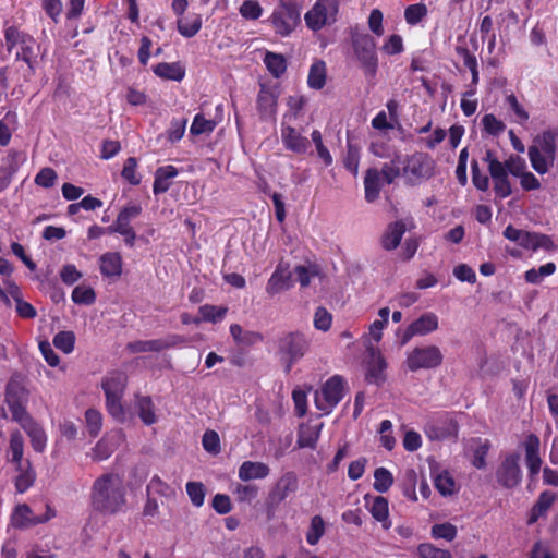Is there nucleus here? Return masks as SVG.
<instances>
[{
    "label": "nucleus",
    "instance_id": "obj_20",
    "mask_svg": "<svg viewBox=\"0 0 558 558\" xmlns=\"http://www.w3.org/2000/svg\"><path fill=\"white\" fill-rule=\"evenodd\" d=\"M123 441L124 434L121 429L106 434L93 448L92 459L94 461L107 460Z\"/></svg>",
    "mask_w": 558,
    "mask_h": 558
},
{
    "label": "nucleus",
    "instance_id": "obj_54",
    "mask_svg": "<svg viewBox=\"0 0 558 558\" xmlns=\"http://www.w3.org/2000/svg\"><path fill=\"white\" fill-rule=\"evenodd\" d=\"M227 312L228 308L226 306L205 304L199 307V314L202 316L201 319L214 324L221 322L225 318Z\"/></svg>",
    "mask_w": 558,
    "mask_h": 558
},
{
    "label": "nucleus",
    "instance_id": "obj_49",
    "mask_svg": "<svg viewBox=\"0 0 558 558\" xmlns=\"http://www.w3.org/2000/svg\"><path fill=\"white\" fill-rule=\"evenodd\" d=\"M326 532V523L324 519L316 514L311 519L308 530L306 532V542L311 546L318 544Z\"/></svg>",
    "mask_w": 558,
    "mask_h": 558
},
{
    "label": "nucleus",
    "instance_id": "obj_43",
    "mask_svg": "<svg viewBox=\"0 0 558 558\" xmlns=\"http://www.w3.org/2000/svg\"><path fill=\"white\" fill-rule=\"evenodd\" d=\"M24 454V439L20 432H13L10 435V445H9V460L15 465V468H21V464H25L23 461Z\"/></svg>",
    "mask_w": 558,
    "mask_h": 558
},
{
    "label": "nucleus",
    "instance_id": "obj_64",
    "mask_svg": "<svg viewBox=\"0 0 558 558\" xmlns=\"http://www.w3.org/2000/svg\"><path fill=\"white\" fill-rule=\"evenodd\" d=\"M421 558H453L450 551L435 547L433 544H421L417 547Z\"/></svg>",
    "mask_w": 558,
    "mask_h": 558
},
{
    "label": "nucleus",
    "instance_id": "obj_17",
    "mask_svg": "<svg viewBox=\"0 0 558 558\" xmlns=\"http://www.w3.org/2000/svg\"><path fill=\"white\" fill-rule=\"evenodd\" d=\"M439 327V319L435 313L426 312L413 320L403 333L402 342L405 343L415 336H426L436 331Z\"/></svg>",
    "mask_w": 558,
    "mask_h": 558
},
{
    "label": "nucleus",
    "instance_id": "obj_51",
    "mask_svg": "<svg viewBox=\"0 0 558 558\" xmlns=\"http://www.w3.org/2000/svg\"><path fill=\"white\" fill-rule=\"evenodd\" d=\"M483 131L490 136L497 137L506 130V124L493 113H486L481 120Z\"/></svg>",
    "mask_w": 558,
    "mask_h": 558
},
{
    "label": "nucleus",
    "instance_id": "obj_8",
    "mask_svg": "<svg viewBox=\"0 0 558 558\" xmlns=\"http://www.w3.org/2000/svg\"><path fill=\"white\" fill-rule=\"evenodd\" d=\"M338 10V0H317L304 16L306 25L313 31H319L336 22Z\"/></svg>",
    "mask_w": 558,
    "mask_h": 558
},
{
    "label": "nucleus",
    "instance_id": "obj_53",
    "mask_svg": "<svg viewBox=\"0 0 558 558\" xmlns=\"http://www.w3.org/2000/svg\"><path fill=\"white\" fill-rule=\"evenodd\" d=\"M556 270V265L551 262L542 265L538 268H532L524 275L525 280L529 283L537 284L543 281L544 278L553 275Z\"/></svg>",
    "mask_w": 558,
    "mask_h": 558
},
{
    "label": "nucleus",
    "instance_id": "obj_55",
    "mask_svg": "<svg viewBox=\"0 0 558 558\" xmlns=\"http://www.w3.org/2000/svg\"><path fill=\"white\" fill-rule=\"evenodd\" d=\"M202 27V20L199 16H194L192 19H179L178 20V31L179 33L186 37L191 38L196 35Z\"/></svg>",
    "mask_w": 558,
    "mask_h": 558
},
{
    "label": "nucleus",
    "instance_id": "obj_14",
    "mask_svg": "<svg viewBox=\"0 0 558 558\" xmlns=\"http://www.w3.org/2000/svg\"><path fill=\"white\" fill-rule=\"evenodd\" d=\"M54 517L56 511L49 505H46L45 514L36 515L27 505L23 504L17 505L14 508V511L11 515V523L15 527L24 529L27 526L46 523Z\"/></svg>",
    "mask_w": 558,
    "mask_h": 558
},
{
    "label": "nucleus",
    "instance_id": "obj_6",
    "mask_svg": "<svg viewBox=\"0 0 558 558\" xmlns=\"http://www.w3.org/2000/svg\"><path fill=\"white\" fill-rule=\"evenodd\" d=\"M345 381L333 375L315 392V405L323 414H329L342 400Z\"/></svg>",
    "mask_w": 558,
    "mask_h": 558
},
{
    "label": "nucleus",
    "instance_id": "obj_59",
    "mask_svg": "<svg viewBox=\"0 0 558 558\" xmlns=\"http://www.w3.org/2000/svg\"><path fill=\"white\" fill-rule=\"evenodd\" d=\"M71 298L75 304L90 305L95 302L96 294L90 287L77 286L73 289Z\"/></svg>",
    "mask_w": 558,
    "mask_h": 558
},
{
    "label": "nucleus",
    "instance_id": "obj_38",
    "mask_svg": "<svg viewBox=\"0 0 558 558\" xmlns=\"http://www.w3.org/2000/svg\"><path fill=\"white\" fill-rule=\"evenodd\" d=\"M277 108V97L276 95L267 89L266 87H262L258 97H257V109L263 118H271L276 114Z\"/></svg>",
    "mask_w": 558,
    "mask_h": 558
},
{
    "label": "nucleus",
    "instance_id": "obj_1",
    "mask_svg": "<svg viewBox=\"0 0 558 558\" xmlns=\"http://www.w3.org/2000/svg\"><path fill=\"white\" fill-rule=\"evenodd\" d=\"M92 508L101 514H117L126 507V489L123 478L116 473L97 477L90 488Z\"/></svg>",
    "mask_w": 558,
    "mask_h": 558
},
{
    "label": "nucleus",
    "instance_id": "obj_16",
    "mask_svg": "<svg viewBox=\"0 0 558 558\" xmlns=\"http://www.w3.org/2000/svg\"><path fill=\"white\" fill-rule=\"evenodd\" d=\"M424 430L430 440H444L457 437L458 425L453 418L448 415H441L429 421L425 425Z\"/></svg>",
    "mask_w": 558,
    "mask_h": 558
},
{
    "label": "nucleus",
    "instance_id": "obj_4",
    "mask_svg": "<svg viewBox=\"0 0 558 558\" xmlns=\"http://www.w3.org/2000/svg\"><path fill=\"white\" fill-rule=\"evenodd\" d=\"M5 45L9 51L16 49V60L24 61L31 71H34L37 44L35 39L20 32L16 27L10 26L4 32Z\"/></svg>",
    "mask_w": 558,
    "mask_h": 558
},
{
    "label": "nucleus",
    "instance_id": "obj_45",
    "mask_svg": "<svg viewBox=\"0 0 558 558\" xmlns=\"http://www.w3.org/2000/svg\"><path fill=\"white\" fill-rule=\"evenodd\" d=\"M556 500V494L550 490L543 492L536 504L532 508L531 517L529 520V523H534L537 521V519L542 515H544L549 508L553 506V504Z\"/></svg>",
    "mask_w": 558,
    "mask_h": 558
},
{
    "label": "nucleus",
    "instance_id": "obj_5",
    "mask_svg": "<svg viewBox=\"0 0 558 558\" xmlns=\"http://www.w3.org/2000/svg\"><path fill=\"white\" fill-rule=\"evenodd\" d=\"M444 354L434 344L418 345L408 352L405 365L409 371L435 369L442 364Z\"/></svg>",
    "mask_w": 558,
    "mask_h": 558
},
{
    "label": "nucleus",
    "instance_id": "obj_3",
    "mask_svg": "<svg viewBox=\"0 0 558 558\" xmlns=\"http://www.w3.org/2000/svg\"><path fill=\"white\" fill-rule=\"evenodd\" d=\"M101 386L106 396V407L109 414L118 421H123L124 408L122 405V397L126 387L125 374L121 372L111 373L104 378Z\"/></svg>",
    "mask_w": 558,
    "mask_h": 558
},
{
    "label": "nucleus",
    "instance_id": "obj_27",
    "mask_svg": "<svg viewBox=\"0 0 558 558\" xmlns=\"http://www.w3.org/2000/svg\"><path fill=\"white\" fill-rule=\"evenodd\" d=\"M291 287V274L288 271V267L283 264H279L269 278L266 291L270 295H275L281 291L288 290Z\"/></svg>",
    "mask_w": 558,
    "mask_h": 558
},
{
    "label": "nucleus",
    "instance_id": "obj_31",
    "mask_svg": "<svg viewBox=\"0 0 558 558\" xmlns=\"http://www.w3.org/2000/svg\"><path fill=\"white\" fill-rule=\"evenodd\" d=\"M134 407L137 415L145 425L149 426L157 422L158 417L156 414L155 404L150 397L136 395Z\"/></svg>",
    "mask_w": 558,
    "mask_h": 558
},
{
    "label": "nucleus",
    "instance_id": "obj_63",
    "mask_svg": "<svg viewBox=\"0 0 558 558\" xmlns=\"http://www.w3.org/2000/svg\"><path fill=\"white\" fill-rule=\"evenodd\" d=\"M432 536L436 539H446L451 542L457 536V527L451 523L435 524L432 527Z\"/></svg>",
    "mask_w": 558,
    "mask_h": 558
},
{
    "label": "nucleus",
    "instance_id": "obj_11",
    "mask_svg": "<svg viewBox=\"0 0 558 558\" xmlns=\"http://www.w3.org/2000/svg\"><path fill=\"white\" fill-rule=\"evenodd\" d=\"M142 213L141 205L129 204L124 206L112 226L107 230L109 233H119L124 238V243L129 247H133L136 240V233L131 226V221L135 219Z\"/></svg>",
    "mask_w": 558,
    "mask_h": 558
},
{
    "label": "nucleus",
    "instance_id": "obj_56",
    "mask_svg": "<svg viewBox=\"0 0 558 558\" xmlns=\"http://www.w3.org/2000/svg\"><path fill=\"white\" fill-rule=\"evenodd\" d=\"M85 425L87 433L92 437L98 436L102 427V415L95 409H88L85 412Z\"/></svg>",
    "mask_w": 558,
    "mask_h": 558
},
{
    "label": "nucleus",
    "instance_id": "obj_24",
    "mask_svg": "<svg viewBox=\"0 0 558 558\" xmlns=\"http://www.w3.org/2000/svg\"><path fill=\"white\" fill-rule=\"evenodd\" d=\"M271 22L276 32L281 36H288L300 22V16L280 5L271 15Z\"/></svg>",
    "mask_w": 558,
    "mask_h": 558
},
{
    "label": "nucleus",
    "instance_id": "obj_35",
    "mask_svg": "<svg viewBox=\"0 0 558 558\" xmlns=\"http://www.w3.org/2000/svg\"><path fill=\"white\" fill-rule=\"evenodd\" d=\"M26 160V151L10 150L1 161L0 173H7L8 175L14 177Z\"/></svg>",
    "mask_w": 558,
    "mask_h": 558
},
{
    "label": "nucleus",
    "instance_id": "obj_37",
    "mask_svg": "<svg viewBox=\"0 0 558 558\" xmlns=\"http://www.w3.org/2000/svg\"><path fill=\"white\" fill-rule=\"evenodd\" d=\"M8 293L15 300L16 302V312L23 318H34L36 316V310L28 302H25L21 299V292L19 287L12 282L11 280L4 281Z\"/></svg>",
    "mask_w": 558,
    "mask_h": 558
},
{
    "label": "nucleus",
    "instance_id": "obj_18",
    "mask_svg": "<svg viewBox=\"0 0 558 558\" xmlns=\"http://www.w3.org/2000/svg\"><path fill=\"white\" fill-rule=\"evenodd\" d=\"M368 361L366 364L365 379L368 384L381 385L385 379L386 361L381 353L374 347L367 345Z\"/></svg>",
    "mask_w": 558,
    "mask_h": 558
},
{
    "label": "nucleus",
    "instance_id": "obj_44",
    "mask_svg": "<svg viewBox=\"0 0 558 558\" xmlns=\"http://www.w3.org/2000/svg\"><path fill=\"white\" fill-rule=\"evenodd\" d=\"M326 64L322 60L315 61L308 72L307 76V84L310 88L319 90L322 89L326 84Z\"/></svg>",
    "mask_w": 558,
    "mask_h": 558
},
{
    "label": "nucleus",
    "instance_id": "obj_9",
    "mask_svg": "<svg viewBox=\"0 0 558 558\" xmlns=\"http://www.w3.org/2000/svg\"><path fill=\"white\" fill-rule=\"evenodd\" d=\"M504 236L531 251H549L554 247V242L548 235L517 229L511 225L507 226L504 230Z\"/></svg>",
    "mask_w": 558,
    "mask_h": 558
},
{
    "label": "nucleus",
    "instance_id": "obj_15",
    "mask_svg": "<svg viewBox=\"0 0 558 558\" xmlns=\"http://www.w3.org/2000/svg\"><path fill=\"white\" fill-rule=\"evenodd\" d=\"M185 343V338L179 335H169L165 338L153 340H138L130 342L128 350L131 353L160 352Z\"/></svg>",
    "mask_w": 558,
    "mask_h": 558
},
{
    "label": "nucleus",
    "instance_id": "obj_30",
    "mask_svg": "<svg viewBox=\"0 0 558 558\" xmlns=\"http://www.w3.org/2000/svg\"><path fill=\"white\" fill-rule=\"evenodd\" d=\"M270 473V469L264 462L245 461L239 468V478L243 482L263 480Z\"/></svg>",
    "mask_w": 558,
    "mask_h": 558
},
{
    "label": "nucleus",
    "instance_id": "obj_41",
    "mask_svg": "<svg viewBox=\"0 0 558 558\" xmlns=\"http://www.w3.org/2000/svg\"><path fill=\"white\" fill-rule=\"evenodd\" d=\"M293 275L302 288L308 287L315 278L320 277V268L315 263L298 265L293 269Z\"/></svg>",
    "mask_w": 558,
    "mask_h": 558
},
{
    "label": "nucleus",
    "instance_id": "obj_36",
    "mask_svg": "<svg viewBox=\"0 0 558 558\" xmlns=\"http://www.w3.org/2000/svg\"><path fill=\"white\" fill-rule=\"evenodd\" d=\"M153 71L158 77L174 82H181L185 76V68L180 62H161Z\"/></svg>",
    "mask_w": 558,
    "mask_h": 558
},
{
    "label": "nucleus",
    "instance_id": "obj_29",
    "mask_svg": "<svg viewBox=\"0 0 558 558\" xmlns=\"http://www.w3.org/2000/svg\"><path fill=\"white\" fill-rule=\"evenodd\" d=\"M390 310L381 307L378 311V318L375 319L368 327V332L364 336L365 347L373 345L371 341L378 343L383 338V330L387 327L389 322Z\"/></svg>",
    "mask_w": 558,
    "mask_h": 558
},
{
    "label": "nucleus",
    "instance_id": "obj_13",
    "mask_svg": "<svg viewBox=\"0 0 558 558\" xmlns=\"http://www.w3.org/2000/svg\"><path fill=\"white\" fill-rule=\"evenodd\" d=\"M352 46L362 65L369 73L374 74L377 68V58L375 53V43L372 37L365 33H355L352 35Z\"/></svg>",
    "mask_w": 558,
    "mask_h": 558
},
{
    "label": "nucleus",
    "instance_id": "obj_60",
    "mask_svg": "<svg viewBox=\"0 0 558 558\" xmlns=\"http://www.w3.org/2000/svg\"><path fill=\"white\" fill-rule=\"evenodd\" d=\"M137 160L134 157H129L123 166L121 175L132 185H138L141 183L142 177L137 173Z\"/></svg>",
    "mask_w": 558,
    "mask_h": 558
},
{
    "label": "nucleus",
    "instance_id": "obj_19",
    "mask_svg": "<svg viewBox=\"0 0 558 558\" xmlns=\"http://www.w3.org/2000/svg\"><path fill=\"white\" fill-rule=\"evenodd\" d=\"M519 460V454L512 453L507 456L502 461L500 468L497 471V480L502 486L511 488L520 483L521 470Z\"/></svg>",
    "mask_w": 558,
    "mask_h": 558
},
{
    "label": "nucleus",
    "instance_id": "obj_42",
    "mask_svg": "<svg viewBox=\"0 0 558 558\" xmlns=\"http://www.w3.org/2000/svg\"><path fill=\"white\" fill-rule=\"evenodd\" d=\"M230 333L239 345L251 347L262 341L260 333L252 330H244L239 324H232L230 326Z\"/></svg>",
    "mask_w": 558,
    "mask_h": 558
},
{
    "label": "nucleus",
    "instance_id": "obj_46",
    "mask_svg": "<svg viewBox=\"0 0 558 558\" xmlns=\"http://www.w3.org/2000/svg\"><path fill=\"white\" fill-rule=\"evenodd\" d=\"M19 472L15 477V488L17 493H25L35 482V472L31 466L29 461H25V464H21V468H15Z\"/></svg>",
    "mask_w": 558,
    "mask_h": 558
},
{
    "label": "nucleus",
    "instance_id": "obj_12",
    "mask_svg": "<svg viewBox=\"0 0 558 558\" xmlns=\"http://www.w3.org/2000/svg\"><path fill=\"white\" fill-rule=\"evenodd\" d=\"M435 171V162L427 155L416 153L407 159L403 168L404 175L412 182L429 179Z\"/></svg>",
    "mask_w": 558,
    "mask_h": 558
},
{
    "label": "nucleus",
    "instance_id": "obj_39",
    "mask_svg": "<svg viewBox=\"0 0 558 558\" xmlns=\"http://www.w3.org/2000/svg\"><path fill=\"white\" fill-rule=\"evenodd\" d=\"M100 272L105 277H119L122 272V258L118 253H106L100 259Z\"/></svg>",
    "mask_w": 558,
    "mask_h": 558
},
{
    "label": "nucleus",
    "instance_id": "obj_25",
    "mask_svg": "<svg viewBox=\"0 0 558 558\" xmlns=\"http://www.w3.org/2000/svg\"><path fill=\"white\" fill-rule=\"evenodd\" d=\"M22 428L28 435L33 449L36 452H44L47 447V435L44 428L33 418H24Z\"/></svg>",
    "mask_w": 558,
    "mask_h": 558
},
{
    "label": "nucleus",
    "instance_id": "obj_10",
    "mask_svg": "<svg viewBox=\"0 0 558 558\" xmlns=\"http://www.w3.org/2000/svg\"><path fill=\"white\" fill-rule=\"evenodd\" d=\"M532 168L539 174L548 172L555 159V144L550 134H544L543 140L529 148Z\"/></svg>",
    "mask_w": 558,
    "mask_h": 558
},
{
    "label": "nucleus",
    "instance_id": "obj_26",
    "mask_svg": "<svg viewBox=\"0 0 558 558\" xmlns=\"http://www.w3.org/2000/svg\"><path fill=\"white\" fill-rule=\"evenodd\" d=\"M216 112H217V116H219L218 120L206 119L203 113L195 114V117L193 118L191 128H190V133L194 136L211 133L215 130V128L217 126V124L222 119V113H223V105L222 104H219L216 106Z\"/></svg>",
    "mask_w": 558,
    "mask_h": 558
},
{
    "label": "nucleus",
    "instance_id": "obj_52",
    "mask_svg": "<svg viewBox=\"0 0 558 558\" xmlns=\"http://www.w3.org/2000/svg\"><path fill=\"white\" fill-rule=\"evenodd\" d=\"M393 484V476L386 468H377L374 472L373 487L378 493H386Z\"/></svg>",
    "mask_w": 558,
    "mask_h": 558
},
{
    "label": "nucleus",
    "instance_id": "obj_50",
    "mask_svg": "<svg viewBox=\"0 0 558 558\" xmlns=\"http://www.w3.org/2000/svg\"><path fill=\"white\" fill-rule=\"evenodd\" d=\"M147 494L159 495L165 498H171L175 495V490L172 486L163 482L158 475L151 477L147 485Z\"/></svg>",
    "mask_w": 558,
    "mask_h": 558
},
{
    "label": "nucleus",
    "instance_id": "obj_2",
    "mask_svg": "<svg viewBox=\"0 0 558 558\" xmlns=\"http://www.w3.org/2000/svg\"><path fill=\"white\" fill-rule=\"evenodd\" d=\"M483 160L487 163L494 183L495 194L500 198L511 195L512 189L509 174L519 178L526 170V163L520 156L512 155L505 162L498 160L494 151L486 150Z\"/></svg>",
    "mask_w": 558,
    "mask_h": 558
},
{
    "label": "nucleus",
    "instance_id": "obj_21",
    "mask_svg": "<svg viewBox=\"0 0 558 558\" xmlns=\"http://www.w3.org/2000/svg\"><path fill=\"white\" fill-rule=\"evenodd\" d=\"M280 136L284 148L294 154H306L310 142L295 128L281 124Z\"/></svg>",
    "mask_w": 558,
    "mask_h": 558
},
{
    "label": "nucleus",
    "instance_id": "obj_7",
    "mask_svg": "<svg viewBox=\"0 0 558 558\" xmlns=\"http://www.w3.org/2000/svg\"><path fill=\"white\" fill-rule=\"evenodd\" d=\"M311 344L310 338L302 332H290L279 339L278 350L287 362V371L305 355Z\"/></svg>",
    "mask_w": 558,
    "mask_h": 558
},
{
    "label": "nucleus",
    "instance_id": "obj_22",
    "mask_svg": "<svg viewBox=\"0 0 558 558\" xmlns=\"http://www.w3.org/2000/svg\"><path fill=\"white\" fill-rule=\"evenodd\" d=\"M525 451V462L531 477L536 476L542 468L539 457V438L534 434H529L522 442Z\"/></svg>",
    "mask_w": 558,
    "mask_h": 558
},
{
    "label": "nucleus",
    "instance_id": "obj_33",
    "mask_svg": "<svg viewBox=\"0 0 558 558\" xmlns=\"http://www.w3.org/2000/svg\"><path fill=\"white\" fill-rule=\"evenodd\" d=\"M432 476L436 489L442 496H451L458 492V486L452 475L447 470H432Z\"/></svg>",
    "mask_w": 558,
    "mask_h": 558
},
{
    "label": "nucleus",
    "instance_id": "obj_48",
    "mask_svg": "<svg viewBox=\"0 0 558 558\" xmlns=\"http://www.w3.org/2000/svg\"><path fill=\"white\" fill-rule=\"evenodd\" d=\"M264 63L267 70L275 77H280L287 70V60L280 53L266 52L264 57Z\"/></svg>",
    "mask_w": 558,
    "mask_h": 558
},
{
    "label": "nucleus",
    "instance_id": "obj_32",
    "mask_svg": "<svg viewBox=\"0 0 558 558\" xmlns=\"http://www.w3.org/2000/svg\"><path fill=\"white\" fill-rule=\"evenodd\" d=\"M178 174L179 171L174 166L168 165L159 167L155 172L153 184L154 194L159 195L167 192L170 187V180L174 179Z\"/></svg>",
    "mask_w": 558,
    "mask_h": 558
},
{
    "label": "nucleus",
    "instance_id": "obj_40",
    "mask_svg": "<svg viewBox=\"0 0 558 558\" xmlns=\"http://www.w3.org/2000/svg\"><path fill=\"white\" fill-rule=\"evenodd\" d=\"M405 230L407 228L403 221H396L391 223L381 240L384 248L388 251L397 248Z\"/></svg>",
    "mask_w": 558,
    "mask_h": 558
},
{
    "label": "nucleus",
    "instance_id": "obj_62",
    "mask_svg": "<svg viewBox=\"0 0 558 558\" xmlns=\"http://www.w3.org/2000/svg\"><path fill=\"white\" fill-rule=\"evenodd\" d=\"M186 493L191 502L195 507H201L204 505L205 487L201 482H189L186 484Z\"/></svg>",
    "mask_w": 558,
    "mask_h": 558
},
{
    "label": "nucleus",
    "instance_id": "obj_34",
    "mask_svg": "<svg viewBox=\"0 0 558 558\" xmlns=\"http://www.w3.org/2000/svg\"><path fill=\"white\" fill-rule=\"evenodd\" d=\"M384 185L385 183L379 171L377 169H368L364 178L365 199L368 203L375 202L379 197Z\"/></svg>",
    "mask_w": 558,
    "mask_h": 558
},
{
    "label": "nucleus",
    "instance_id": "obj_23",
    "mask_svg": "<svg viewBox=\"0 0 558 558\" xmlns=\"http://www.w3.org/2000/svg\"><path fill=\"white\" fill-rule=\"evenodd\" d=\"M365 501L372 517L381 524L384 530H389L392 525L389 519V504L383 496L369 497L365 496Z\"/></svg>",
    "mask_w": 558,
    "mask_h": 558
},
{
    "label": "nucleus",
    "instance_id": "obj_28",
    "mask_svg": "<svg viewBox=\"0 0 558 558\" xmlns=\"http://www.w3.org/2000/svg\"><path fill=\"white\" fill-rule=\"evenodd\" d=\"M323 423H303L299 427L298 432V447L314 449L318 441Z\"/></svg>",
    "mask_w": 558,
    "mask_h": 558
},
{
    "label": "nucleus",
    "instance_id": "obj_61",
    "mask_svg": "<svg viewBox=\"0 0 558 558\" xmlns=\"http://www.w3.org/2000/svg\"><path fill=\"white\" fill-rule=\"evenodd\" d=\"M381 446L387 450H392L396 445V439L392 435V423L389 420H384L380 423L379 430Z\"/></svg>",
    "mask_w": 558,
    "mask_h": 558
},
{
    "label": "nucleus",
    "instance_id": "obj_57",
    "mask_svg": "<svg viewBox=\"0 0 558 558\" xmlns=\"http://www.w3.org/2000/svg\"><path fill=\"white\" fill-rule=\"evenodd\" d=\"M75 336L72 331H60L53 337V345L65 354L74 350Z\"/></svg>",
    "mask_w": 558,
    "mask_h": 558
},
{
    "label": "nucleus",
    "instance_id": "obj_47",
    "mask_svg": "<svg viewBox=\"0 0 558 558\" xmlns=\"http://www.w3.org/2000/svg\"><path fill=\"white\" fill-rule=\"evenodd\" d=\"M298 488V478L293 472L283 474L278 481L275 489V494L278 495V499L284 500L291 493Z\"/></svg>",
    "mask_w": 558,
    "mask_h": 558
},
{
    "label": "nucleus",
    "instance_id": "obj_58",
    "mask_svg": "<svg viewBox=\"0 0 558 558\" xmlns=\"http://www.w3.org/2000/svg\"><path fill=\"white\" fill-rule=\"evenodd\" d=\"M506 104L514 114V121L521 125L525 124L530 118L527 110L521 105L518 98L510 94L506 97Z\"/></svg>",
    "mask_w": 558,
    "mask_h": 558
}]
</instances>
